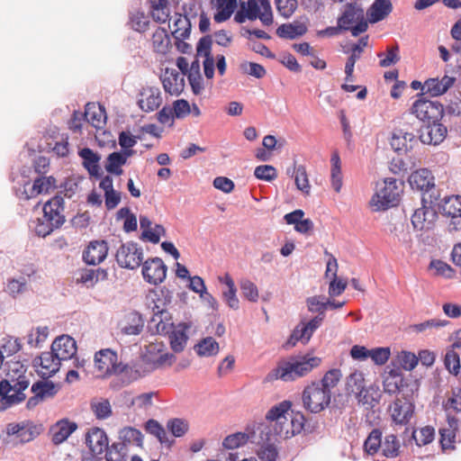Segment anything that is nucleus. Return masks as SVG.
<instances>
[{
	"label": "nucleus",
	"instance_id": "f8f14e48",
	"mask_svg": "<svg viewBox=\"0 0 461 461\" xmlns=\"http://www.w3.org/2000/svg\"><path fill=\"white\" fill-rule=\"evenodd\" d=\"M438 200L434 203H421V207L414 211L411 215V224L415 230H429L438 219L437 207Z\"/></svg>",
	"mask_w": 461,
	"mask_h": 461
},
{
	"label": "nucleus",
	"instance_id": "473e14b6",
	"mask_svg": "<svg viewBox=\"0 0 461 461\" xmlns=\"http://www.w3.org/2000/svg\"><path fill=\"white\" fill-rule=\"evenodd\" d=\"M190 328V323L182 322L175 327L172 330H169V332L171 331L169 336L170 346L174 352L179 353L184 350L188 340L186 332Z\"/></svg>",
	"mask_w": 461,
	"mask_h": 461
},
{
	"label": "nucleus",
	"instance_id": "cd10ccee",
	"mask_svg": "<svg viewBox=\"0 0 461 461\" xmlns=\"http://www.w3.org/2000/svg\"><path fill=\"white\" fill-rule=\"evenodd\" d=\"M143 434L136 428L126 426L121 429L118 432L117 443L123 447L124 449H128L131 447H143Z\"/></svg>",
	"mask_w": 461,
	"mask_h": 461
},
{
	"label": "nucleus",
	"instance_id": "dca6fc26",
	"mask_svg": "<svg viewBox=\"0 0 461 461\" xmlns=\"http://www.w3.org/2000/svg\"><path fill=\"white\" fill-rule=\"evenodd\" d=\"M141 264L142 276L146 282L150 285H157L165 280L167 267L161 258H149Z\"/></svg>",
	"mask_w": 461,
	"mask_h": 461
},
{
	"label": "nucleus",
	"instance_id": "7c9ffc66",
	"mask_svg": "<svg viewBox=\"0 0 461 461\" xmlns=\"http://www.w3.org/2000/svg\"><path fill=\"white\" fill-rule=\"evenodd\" d=\"M456 78L454 77L444 76L441 79L429 78L425 81L421 89L426 94L430 95L433 97L438 96L446 93L450 88Z\"/></svg>",
	"mask_w": 461,
	"mask_h": 461
},
{
	"label": "nucleus",
	"instance_id": "338daca9",
	"mask_svg": "<svg viewBox=\"0 0 461 461\" xmlns=\"http://www.w3.org/2000/svg\"><path fill=\"white\" fill-rule=\"evenodd\" d=\"M444 365L448 372L454 375H457L460 373V357L453 348L447 350Z\"/></svg>",
	"mask_w": 461,
	"mask_h": 461
},
{
	"label": "nucleus",
	"instance_id": "0eeeda50",
	"mask_svg": "<svg viewBox=\"0 0 461 461\" xmlns=\"http://www.w3.org/2000/svg\"><path fill=\"white\" fill-rule=\"evenodd\" d=\"M402 193V183L393 177L385 178L383 186L372 196L370 206L375 212L386 210L398 203Z\"/></svg>",
	"mask_w": 461,
	"mask_h": 461
},
{
	"label": "nucleus",
	"instance_id": "20e7f679",
	"mask_svg": "<svg viewBox=\"0 0 461 461\" xmlns=\"http://www.w3.org/2000/svg\"><path fill=\"white\" fill-rule=\"evenodd\" d=\"M95 366L104 376L121 375L123 385L140 378V372L133 366L118 362V356L115 351L110 348H104L95 354Z\"/></svg>",
	"mask_w": 461,
	"mask_h": 461
},
{
	"label": "nucleus",
	"instance_id": "e433bc0d",
	"mask_svg": "<svg viewBox=\"0 0 461 461\" xmlns=\"http://www.w3.org/2000/svg\"><path fill=\"white\" fill-rule=\"evenodd\" d=\"M133 153V150L111 153L106 159L105 170L110 174L121 176L123 172L122 167L126 164L128 158Z\"/></svg>",
	"mask_w": 461,
	"mask_h": 461
},
{
	"label": "nucleus",
	"instance_id": "a19ab883",
	"mask_svg": "<svg viewBox=\"0 0 461 461\" xmlns=\"http://www.w3.org/2000/svg\"><path fill=\"white\" fill-rule=\"evenodd\" d=\"M64 211V199L60 195H56L49 200L43 205V215L45 218H58L59 217L60 226L65 222Z\"/></svg>",
	"mask_w": 461,
	"mask_h": 461
},
{
	"label": "nucleus",
	"instance_id": "de8ad7c7",
	"mask_svg": "<svg viewBox=\"0 0 461 461\" xmlns=\"http://www.w3.org/2000/svg\"><path fill=\"white\" fill-rule=\"evenodd\" d=\"M331 170L330 181L335 192L339 193L342 187L341 161L337 151L333 152L330 158Z\"/></svg>",
	"mask_w": 461,
	"mask_h": 461
},
{
	"label": "nucleus",
	"instance_id": "2f4dec72",
	"mask_svg": "<svg viewBox=\"0 0 461 461\" xmlns=\"http://www.w3.org/2000/svg\"><path fill=\"white\" fill-rule=\"evenodd\" d=\"M6 434L8 436H16L21 442H29L32 440L39 433L36 427L29 422L9 423L6 426Z\"/></svg>",
	"mask_w": 461,
	"mask_h": 461
},
{
	"label": "nucleus",
	"instance_id": "aec40b11",
	"mask_svg": "<svg viewBox=\"0 0 461 461\" xmlns=\"http://www.w3.org/2000/svg\"><path fill=\"white\" fill-rule=\"evenodd\" d=\"M61 360L57 358L54 352H43L41 355L34 359V366L37 367V372L42 377H50L55 375L60 366Z\"/></svg>",
	"mask_w": 461,
	"mask_h": 461
},
{
	"label": "nucleus",
	"instance_id": "f257e3e1",
	"mask_svg": "<svg viewBox=\"0 0 461 461\" xmlns=\"http://www.w3.org/2000/svg\"><path fill=\"white\" fill-rule=\"evenodd\" d=\"M291 402L284 401L268 410L266 422L255 428L261 435L279 439H286L299 434L304 426V416L301 413L289 412Z\"/></svg>",
	"mask_w": 461,
	"mask_h": 461
},
{
	"label": "nucleus",
	"instance_id": "39448f33",
	"mask_svg": "<svg viewBox=\"0 0 461 461\" xmlns=\"http://www.w3.org/2000/svg\"><path fill=\"white\" fill-rule=\"evenodd\" d=\"M17 377L8 374L9 378L0 383L1 402L5 407L22 402L25 400L24 391L28 388L30 382L24 375L23 365L15 363Z\"/></svg>",
	"mask_w": 461,
	"mask_h": 461
},
{
	"label": "nucleus",
	"instance_id": "9d476101",
	"mask_svg": "<svg viewBox=\"0 0 461 461\" xmlns=\"http://www.w3.org/2000/svg\"><path fill=\"white\" fill-rule=\"evenodd\" d=\"M116 261L121 267L136 269L143 262V250L135 242H126L116 252Z\"/></svg>",
	"mask_w": 461,
	"mask_h": 461
},
{
	"label": "nucleus",
	"instance_id": "f03ea898",
	"mask_svg": "<svg viewBox=\"0 0 461 461\" xmlns=\"http://www.w3.org/2000/svg\"><path fill=\"white\" fill-rule=\"evenodd\" d=\"M321 362L320 357L309 354L290 357L279 361L276 367L267 374L266 381H295L308 375L313 368L319 366Z\"/></svg>",
	"mask_w": 461,
	"mask_h": 461
},
{
	"label": "nucleus",
	"instance_id": "8fccbe9b",
	"mask_svg": "<svg viewBox=\"0 0 461 461\" xmlns=\"http://www.w3.org/2000/svg\"><path fill=\"white\" fill-rule=\"evenodd\" d=\"M187 78L194 94L201 95L204 89V86L203 77L200 73V66L197 61L191 64Z\"/></svg>",
	"mask_w": 461,
	"mask_h": 461
},
{
	"label": "nucleus",
	"instance_id": "f3484780",
	"mask_svg": "<svg viewBox=\"0 0 461 461\" xmlns=\"http://www.w3.org/2000/svg\"><path fill=\"white\" fill-rule=\"evenodd\" d=\"M165 345L161 341L149 342L145 347V352L143 355L144 360L150 363L154 367L161 366L165 364L171 365L175 358L173 354L164 352Z\"/></svg>",
	"mask_w": 461,
	"mask_h": 461
},
{
	"label": "nucleus",
	"instance_id": "c85d7f7f",
	"mask_svg": "<svg viewBox=\"0 0 461 461\" xmlns=\"http://www.w3.org/2000/svg\"><path fill=\"white\" fill-rule=\"evenodd\" d=\"M437 212L452 219H461V195L440 196Z\"/></svg>",
	"mask_w": 461,
	"mask_h": 461
},
{
	"label": "nucleus",
	"instance_id": "09e8293b",
	"mask_svg": "<svg viewBox=\"0 0 461 461\" xmlns=\"http://www.w3.org/2000/svg\"><path fill=\"white\" fill-rule=\"evenodd\" d=\"M247 442L252 443V430L248 429V432H237L227 436L222 446L227 449L233 450L244 446Z\"/></svg>",
	"mask_w": 461,
	"mask_h": 461
},
{
	"label": "nucleus",
	"instance_id": "c756f323",
	"mask_svg": "<svg viewBox=\"0 0 461 461\" xmlns=\"http://www.w3.org/2000/svg\"><path fill=\"white\" fill-rule=\"evenodd\" d=\"M393 11L391 0H375L366 11V18L370 23L384 20Z\"/></svg>",
	"mask_w": 461,
	"mask_h": 461
},
{
	"label": "nucleus",
	"instance_id": "c03bdc74",
	"mask_svg": "<svg viewBox=\"0 0 461 461\" xmlns=\"http://www.w3.org/2000/svg\"><path fill=\"white\" fill-rule=\"evenodd\" d=\"M191 23L186 15L176 14L174 16L172 35L176 41H184L190 36Z\"/></svg>",
	"mask_w": 461,
	"mask_h": 461
},
{
	"label": "nucleus",
	"instance_id": "4be33fe9",
	"mask_svg": "<svg viewBox=\"0 0 461 461\" xmlns=\"http://www.w3.org/2000/svg\"><path fill=\"white\" fill-rule=\"evenodd\" d=\"M32 392L34 396L27 402V407L32 409L40 402L52 398L58 392L56 385L50 381H39L32 384Z\"/></svg>",
	"mask_w": 461,
	"mask_h": 461
},
{
	"label": "nucleus",
	"instance_id": "1a4fd4ad",
	"mask_svg": "<svg viewBox=\"0 0 461 461\" xmlns=\"http://www.w3.org/2000/svg\"><path fill=\"white\" fill-rule=\"evenodd\" d=\"M343 31L350 30L355 37L367 30V21L365 19L364 10L357 4H348L338 20Z\"/></svg>",
	"mask_w": 461,
	"mask_h": 461
},
{
	"label": "nucleus",
	"instance_id": "5fc2aeb1",
	"mask_svg": "<svg viewBox=\"0 0 461 461\" xmlns=\"http://www.w3.org/2000/svg\"><path fill=\"white\" fill-rule=\"evenodd\" d=\"M152 45L156 52L165 54L170 45L169 36L165 29L158 28L152 35Z\"/></svg>",
	"mask_w": 461,
	"mask_h": 461
},
{
	"label": "nucleus",
	"instance_id": "bb28decb",
	"mask_svg": "<svg viewBox=\"0 0 461 461\" xmlns=\"http://www.w3.org/2000/svg\"><path fill=\"white\" fill-rule=\"evenodd\" d=\"M108 253V246L104 240L91 241L83 253V258L87 265H97L103 262Z\"/></svg>",
	"mask_w": 461,
	"mask_h": 461
},
{
	"label": "nucleus",
	"instance_id": "79ce46f5",
	"mask_svg": "<svg viewBox=\"0 0 461 461\" xmlns=\"http://www.w3.org/2000/svg\"><path fill=\"white\" fill-rule=\"evenodd\" d=\"M79 157L82 158L84 167L91 176L99 175V161L101 157L89 148H84L78 151Z\"/></svg>",
	"mask_w": 461,
	"mask_h": 461
},
{
	"label": "nucleus",
	"instance_id": "3c124183",
	"mask_svg": "<svg viewBox=\"0 0 461 461\" xmlns=\"http://www.w3.org/2000/svg\"><path fill=\"white\" fill-rule=\"evenodd\" d=\"M59 217L57 219L53 218H45L43 215L41 218L37 220L36 225L34 227L35 232L38 236L46 237L50 235L54 230L59 229L60 227Z\"/></svg>",
	"mask_w": 461,
	"mask_h": 461
},
{
	"label": "nucleus",
	"instance_id": "ea45409f",
	"mask_svg": "<svg viewBox=\"0 0 461 461\" xmlns=\"http://www.w3.org/2000/svg\"><path fill=\"white\" fill-rule=\"evenodd\" d=\"M55 182L56 180L52 176H41L36 178L30 189V192H27V190L24 189L23 193L24 199L29 200L39 194L49 193L50 190L55 186Z\"/></svg>",
	"mask_w": 461,
	"mask_h": 461
},
{
	"label": "nucleus",
	"instance_id": "6e6d98bb",
	"mask_svg": "<svg viewBox=\"0 0 461 461\" xmlns=\"http://www.w3.org/2000/svg\"><path fill=\"white\" fill-rule=\"evenodd\" d=\"M91 410L98 420H105L111 417L112 406L107 399H95L91 402Z\"/></svg>",
	"mask_w": 461,
	"mask_h": 461
},
{
	"label": "nucleus",
	"instance_id": "f704fd0d",
	"mask_svg": "<svg viewBox=\"0 0 461 461\" xmlns=\"http://www.w3.org/2000/svg\"><path fill=\"white\" fill-rule=\"evenodd\" d=\"M393 420L397 424H405L411 419L413 408L411 403L396 400L390 406Z\"/></svg>",
	"mask_w": 461,
	"mask_h": 461
},
{
	"label": "nucleus",
	"instance_id": "e2e57ef3",
	"mask_svg": "<svg viewBox=\"0 0 461 461\" xmlns=\"http://www.w3.org/2000/svg\"><path fill=\"white\" fill-rule=\"evenodd\" d=\"M411 437L415 440L417 446H426L433 441L435 430L432 427L426 426L420 429H414L411 433Z\"/></svg>",
	"mask_w": 461,
	"mask_h": 461
},
{
	"label": "nucleus",
	"instance_id": "a18cd8bd",
	"mask_svg": "<svg viewBox=\"0 0 461 461\" xmlns=\"http://www.w3.org/2000/svg\"><path fill=\"white\" fill-rule=\"evenodd\" d=\"M307 32V27L304 23L300 22H294L292 23H285L276 29V34L283 39L294 40L297 37L303 35Z\"/></svg>",
	"mask_w": 461,
	"mask_h": 461
},
{
	"label": "nucleus",
	"instance_id": "7ed1b4c3",
	"mask_svg": "<svg viewBox=\"0 0 461 461\" xmlns=\"http://www.w3.org/2000/svg\"><path fill=\"white\" fill-rule=\"evenodd\" d=\"M172 294L167 289L152 290L147 295V306L151 311L149 329L158 334L169 333L173 328L172 317L167 311Z\"/></svg>",
	"mask_w": 461,
	"mask_h": 461
},
{
	"label": "nucleus",
	"instance_id": "680f3d73",
	"mask_svg": "<svg viewBox=\"0 0 461 461\" xmlns=\"http://www.w3.org/2000/svg\"><path fill=\"white\" fill-rule=\"evenodd\" d=\"M382 445V432L374 429L364 442V449L368 455L377 453Z\"/></svg>",
	"mask_w": 461,
	"mask_h": 461
},
{
	"label": "nucleus",
	"instance_id": "393cba45",
	"mask_svg": "<svg viewBox=\"0 0 461 461\" xmlns=\"http://www.w3.org/2000/svg\"><path fill=\"white\" fill-rule=\"evenodd\" d=\"M368 37L365 36L359 39L358 42L353 44L349 50H344L345 53L350 52V56L348 58L345 64V81L346 82H353L354 81V68L356 62L360 59L364 48L367 46Z\"/></svg>",
	"mask_w": 461,
	"mask_h": 461
},
{
	"label": "nucleus",
	"instance_id": "13d9d810",
	"mask_svg": "<svg viewBox=\"0 0 461 461\" xmlns=\"http://www.w3.org/2000/svg\"><path fill=\"white\" fill-rule=\"evenodd\" d=\"M49 336V328L37 327L31 330L27 335V343L32 348L41 347Z\"/></svg>",
	"mask_w": 461,
	"mask_h": 461
},
{
	"label": "nucleus",
	"instance_id": "412c9836",
	"mask_svg": "<svg viewBox=\"0 0 461 461\" xmlns=\"http://www.w3.org/2000/svg\"><path fill=\"white\" fill-rule=\"evenodd\" d=\"M51 350L61 361L68 360L77 353V343L70 336L61 335L52 342Z\"/></svg>",
	"mask_w": 461,
	"mask_h": 461
},
{
	"label": "nucleus",
	"instance_id": "864d4df0",
	"mask_svg": "<svg viewBox=\"0 0 461 461\" xmlns=\"http://www.w3.org/2000/svg\"><path fill=\"white\" fill-rule=\"evenodd\" d=\"M456 420L452 419L446 428L439 429L440 444L443 449L453 448L456 438Z\"/></svg>",
	"mask_w": 461,
	"mask_h": 461
},
{
	"label": "nucleus",
	"instance_id": "9b49d317",
	"mask_svg": "<svg viewBox=\"0 0 461 461\" xmlns=\"http://www.w3.org/2000/svg\"><path fill=\"white\" fill-rule=\"evenodd\" d=\"M411 112L420 121L436 122L443 117V105L436 101L420 97L415 101L411 107Z\"/></svg>",
	"mask_w": 461,
	"mask_h": 461
},
{
	"label": "nucleus",
	"instance_id": "052dcab7",
	"mask_svg": "<svg viewBox=\"0 0 461 461\" xmlns=\"http://www.w3.org/2000/svg\"><path fill=\"white\" fill-rule=\"evenodd\" d=\"M107 277V272L104 269H86L81 273L80 281L87 286H93L99 280Z\"/></svg>",
	"mask_w": 461,
	"mask_h": 461
},
{
	"label": "nucleus",
	"instance_id": "2eb2a0df",
	"mask_svg": "<svg viewBox=\"0 0 461 461\" xmlns=\"http://www.w3.org/2000/svg\"><path fill=\"white\" fill-rule=\"evenodd\" d=\"M274 438L261 435L256 429H252V444L259 446L258 456L261 461H276L278 456L276 443Z\"/></svg>",
	"mask_w": 461,
	"mask_h": 461
},
{
	"label": "nucleus",
	"instance_id": "4468645a",
	"mask_svg": "<svg viewBox=\"0 0 461 461\" xmlns=\"http://www.w3.org/2000/svg\"><path fill=\"white\" fill-rule=\"evenodd\" d=\"M86 445L87 446L93 458L99 460L109 446L108 437L103 429L94 427L86 433Z\"/></svg>",
	"mask_w": 461,
	"mask_h": 461
},
{
	"label": "nucleus",
	"instance_id": "49530a36",
	"mask_svg": "<svg viewBox=\"0 0 461 461\" xmlns=\"http://www.w3.org/2000/svg\"><path fill=\"white\" fill-rule=\"evenodd\" d=\"M149 3L154 21L165 23L169 20L170 8L167 0H149Z\"/></svg>",
	"mask_w": 461,
	"mask_h": 461
},
{
	"label": "nucleus",
	"instance_id": "0e129e2a",
	"mask_svg": "<svg viewBox=\"0 0 461 461\" xmlns=\"http://www.w3.org/2000/svg\"><path fill=\"white\" fill-rule=\"evenodd\" d=\"M292 176L294 177L296 187L303 193L309 194L311 186L305 167L302 165L294 167Z\"/></svg>",
	"mask_w": 461,
	"mask_h": 461
},
{
	"label": "nucleus",
	"instance_id": "4c0bfd02",
	"mask_svg": "<svg viewBox=\"0 0 461 461\" xmlns=\"http://www.w3.org/2000/svg\"><path fill=\"white\" fill-rule=\"evenodd\" d=\"M84 116L85 119L96 129L102 128L106 121L104 108L95 103H88L86 105Z\"/></svg>",
	"mask_w": 461,
	"mask_h": 461
},
{
	"label": "nucleus",
	"instance_id": "774afa93",
	"mask_svg": "<svg viewBox=\"0 0 461 461\" xmlns=\"http://www.w3.org/2000/svg\"><path fill=\"white\" fill-rule=\"evenodd\" d=\"M167 429L176 438L183 437L189 429L188 421L184 419L174 418L167 422Z\"/></svg>",
	"mask_w": 461,
	"mask_h": 461
},
{
	"label": "nucleus",
	"instance_id": "a878e982",
	"mask_svg": "<svg viewBox=\"0 0 461 461\" xmlns=\"http://www.w3.org/2000/svg\"><path fill=\"white\" fill-rule=\"evenodd\" d=\"M140 96L138 104L140 108L146 113L155 111L162 103L161 93L158 87H145L140 92Z\"/></svg>",
	"mask_w": 461,
	"mask_h": 461
},
{
	"label": "nucleus",
	"instance_id": "37998d69",
	"mask_svg": "<svg viewBox=\"0 0 461 461\" xmlns=\"http://www.w3.org/2000/svg\"><path fill=\"white\" fill-rule=\"evenodd\" d=\"M356 399L359 404L366 406V408L375 407L381 399V393L378 387L370 385L364 387L361 391L356 394Z\"/></svg>",
	"mask_w": 461,
	"mask_h": 461
},
{
	"label": "nucleus",
	"instance_id": "69168bd1",
	"mask_svg": "<svg viewBox=\"0 0 461 461\" xmlns=\"http://www.w3.org/2000/svg\"><path fill=\"white\" fill-rule=\"evenodd\" d=\"M365 387V377L361 371L355 370L348 377L346 381V388L355 395L357 392Z\"/></svg>",
	"mask_w": 461,
	"mask_h": 461
},
{
	"label": "nucleus",
	"instance_id": "bf43d9fd",
	"mask_svg": "<svg viewBox=\"0 0 461 461\" xmlns=\"http://www.w3.org/2000/svg\"><path fill=\"white\" fill-rule=\"evenodd\" d=\"M129 450L124 449L117 442L109 445L104 451L105 461H127Z\"/></svg>",
	"mask_w": 461,
	"mask_h": 461
},
{
	"label": "nucleus",
	"instance_id": "4d7b16f0",
	"mask_svg": "<svg viewBox=\"0 0 461 461\" xmlns=\"http://www.w3.org/2000/svg\"><path fill=\"white\" fill-rule=\"evenodd\" d=\"M196 352L202 357L215 356L219 352V344L212 337L203 339L196 346Z\"/></svg>",
	"mask_w": 461,
	"mask_h": 461
},
{
	"label": "nucleus",
	"instance_id": "b1692460",
	"mask_svg": "<svg viewBox=\"0 0 461 461\" xmlns=\"http://www.w3.org/2000/svg\"><path fill=\"white\" fill-rule=\"evenodd\" d=\"M165 92L179 95L184 89V77L177 70L167 68L160 77Z\"/></svg>",
	"mask_w": 461,
	"mask_h": 461
},
{
	"label": "nucleus",
	"instance_id": "6e6552de",
	"mask_svg": "<svg viewBox=\"0 0 461 461\" xmlns=\"http://www.w3.org/2000/svg\"><path fill=\"white\" fill-rule=\"evenodd\" d=\"M321 384L312 382L304 387L302 393L303 407L312 413H319L330 403L331 393H328Z\"/></svg>",
	"mask_w": 461,
	"mask_h": 461
},
{
	"label": "nucleus",
	"instance_id": "ddd939ff",
	"mask_svg": "<svg viewBox=\"0 0 461 461\" xmlns=\"http://www.w3.org/2000/svg\"><path fill=\"white\" fill-rule=\"evenodd\" d=\"M242 5L247 10L249 21L259 19L266 26L273 23L272 7L268 0H247Z\"/></svg>",
	"mask_w": 461,
	"mask_h": 461
},
{
	"label": "nucleus",
	"instance_id": "6ab92c4d",
	"mask_svg": "<svg viewBox=\"0 0 461 461\" xmlns=\"http://www.w3.org/2000/svg\"><path fill=\"white\" fill-rule=\"evenodd\" d=\"M77 429V424L67 418L56 421L50 426L49 435L51 442L59 446L64 443Z\"/></svg>",
	"mask_w": 461,
	"mask_h": 461
},
{
	"label": "nucleus",
	"instance_id": "a211bd4d",
	"mask_svg": "<svg viewBox=\"0 0 461 461\" xmlns=\"http://www.w3.org/2000/svg\"><path fill=\"white\" fill-rule=\"evenodd\" d=\"M323 316H315L308 322L298 324L288 339V344L295 346L298 341L308 343L313 332L321 325Z\"/></svg>",
	"mask_w": 461,
	"mask_h": 461
},
{
	"label": "nucleus",
	"instance_id": "c9c22d12",
	"mask_svg": "<svg viewBox=\"0 0 461 461\" xmlns=\"http://www.w3.org/2000/svg\"><path fill=\"white\" fill-rule=\"evenodd\" d=\"M144 321L141 316L138 312H132L120 322V330L124 335H139L142 331Z\"/></svg>",
	"mask_w": 461,
	"mask_h": 461
},
{
	"label": "nucleus",
	"instance_id": "5701e85b",
	"mask_svg": "<svg viewBox=\"0 0 461 461\" xmlns=\"http://www.w3.org/2000/svg\"><path fill=\"white\" fill-rule=\"evenodd\" d=\"M447 132V127L438 121L429 122L421 128L420 138L423 143L437 145L444 140Z\"/></svg>",
	"mask_w": 461,
	"mask_h": 461
},
{
	"label": "nucleus",
	"instance_id": "603ef678",
	"mask_svg": "<svg viewBox=\"0 0 461 461\" xmlns=\"http://www.w3.org/2000/svg\"><path fill=\"white\" fill-rule=\"evenodd\" d=\"M400 442L393 434L386 435L382 440L381 450L383 456L387 458H394L400 454Z\"/></svg>",
	"mask_w": 461,
	"mask_h": 461
},
{
	"label": "nucleus",
	"instance_id": "72a5a7b5",
	"mask_svg": "<svg viewBox=\"0 0 461 461\" xmlns=\"http://www.w3.org/2000/svg\"><path fill=\"white\" fill-rule=\"evenodd\" d=\"M212 8L216 10L213 19L216 23H223L234 13L238 0H211Z\"/></svg>",
	"mask_w": 461,
	"mask_h": 461
},
{
	"label": "nucleus",
	"instance_id": "423d86ee",
	"mask_svg": "<svg viewBox=\"0 0 461 461\" xmlns=\"http://www.w3.org/2000/svg\"><path fill=\"white\" fill-rule=\"evenodd\" d=\"M409 184L413 190L421 193V203H434L440 199V191L435 185V177L427 168H420L409 176Z\"/></svg>",
	"mask_w": 461,
	"mask_h": 461
},
{
	"label": "nucleus",
	"instance_id": "58836bf2",
	"mask_svg": "<svg viewBox=\"0 0 461 461\" xmlns=\"http://www.w3.org/2000/svg\"><path fill=\"white\" fill-rule=\"evenodd\" d=\"M220 283L226 285V289L222 291V297L228 306L237 310L240 307V301L237 297V288L232 277L229 274L219 277Z\"/></svg>",
	"mask_w": 461,
	"mask_h": 461
}]
</instances>
